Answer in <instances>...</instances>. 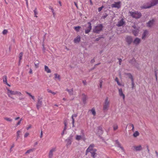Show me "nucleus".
Segmentation results:
<instances>
[{
    "label": "nucleus",
    "mask_w": 158,
    "mask_h": 158,
    "mask_svg": "<svg viewBox=\"0 0 158 158\" xmlns=\"http://www.w3.org/2000/svg\"><path fill=\"white\" fill-rule=\"evenodd\" d=\"M110 105V101L108 100V98L107 97L105 100L103 104V109L104 110H108Z\"/></svg>",
    "instance_id": "3"
},
{
    "label": "nucleus",
    "mask_w": 158,
    "mask_h": 158,
    "mask_svg": "<svg viewBox=\"0 0 158 158\" xmlns=\"http://www.w3.org/2000/svg\"><path fill=\"white\" fill-rule=\"evenodd\" d=\"M113 130L115 131L118 129V126L117 124H114L113 125Z\"/></svg>",
    "instance_id": "27"
},
{
    "label": "nucleus",
    "mask_w": 158,
    "mask_h": 158,
    "mask_svg": "<svg viewBox=\"0 0 158 158\" xmlns=\"http://www.w3.org/2000/svg\"><path fill=\"white\" fill-rule=\"evenodd\" d=\"M130 13L132 17L136 19L139 18L141 16V14L138 12H130Z\"/></svg>",
    "instance_id": "4"
},
{
    "label": "nucleus",
    "mask_w": 158,
    "mask_h": 158,
    "mask_svg": "<svg viewBox=\"0 0 158 158\" xmlns=\"http://www.w3.org/2000/svg\"><path fill=\"white\" fill-rule=\"evenodd\" d=\"M139 133L138 131H136L133 134L134 137H136L139 135Z\"/></svg>",
    "instance_id": "35"
},
{
    "label": "nucleus",
    "mask_w": 158,
    "mask_h": 158,
    "mask_svg": "<svg viewBox=\"0 0 158 158\" xmlns=\"http://www.w3.org/2000/svg\"><path fill=\"white\" fill-rule=\"evenodd\" d=\"M119 65L121 64V62L122 61V60L121 59H119Z\"/></svg>",
    "instance_id": "53"
},
{
    "label": "nucleus",
    "mask_w": 158,
    "mask_h": 158,
    "mask_svg": "<svg viewBox=\"0 0 158 158\" xmlns=\"http://www.w3.org/2000/svg\"><path fill=\"white\" fill-rule=\"evenodd\" d=\"M75 139L76 140L78 141L81 139L83 141H85L86 139L84 134H83L82 135H77Z\"/></svg>",
    "instance_id": "9"
},
{
    "label": "nucleus",
    "mask_w": 158,
    "mask_h": 158,
    "mask_svg": "<svg viewBox=\"0 0 158 158\" xmlns=\"http://www.w3.org/2000/svg\"><path fill=\"white\" fill-rule=\"evenodd\" d=\"M107 16V15H104V16H102V18L104 19H105V18H106V17Z\"/></svg>",
    "instance_id": "62"
},
{
    "label": "nucleus",
    "mask_w": 158,
    "mask_h": 158,
    "mask_svg": "<svg viewBox=\"0 0 158 158\" xmlns=\"http://www.w3.org/2000/svg\"><path fill=\"white\" fill-rule=\"evenodd\" d=\"M43 136V132L42 131H41V133H40V138H42Z\"/></svg>",
    "instance_id": "57"
},
{
    "label": "nucleus",
    "mask_w": 158,
    "mask_h": 158,
    "mask_svg": "<svg viewBox=\"0 0 158 158\" xmlns=\"http://www.w3.org/2000/svg\"><path fill=\"white\" fill-rule=\"evenodd\" d=\"M47 91L48 93H51L53 95H55L56 94V93L54 92H52L51 90L50 89H48Z\"/></svg>",
    "instance_id": "41"
},
{
    "label": "nucleus",
    "mask_w": 158,
    "mask_h": 158,
    "mask_svg": "<svg viewBox=\"0 0 158 158\" xmlns=\"http://www.w3.org/2000/svg\"><path fill=\"white\" fill-rule=\"evenodd\" d=\"M90 111L92 112V114L94 115L95 116L96 115V113L95 111V109L94 108H92L91 110Z\"/></svg>",
    "instance_id": "38"
},
{
    "label": "nucleus",
    "mask_w": 158,
    "mask_h": 158,
    "mask_svg": "<svg viewBox=\"0 0 158 158\" xmlns=\"http://www.w3.org/2000/svg\"><path fill=\"white\" fill-rule=\"evenodd\" d=\"M82 82L84 84V85H86V81L85 80L83 81Z\"/></svg>",
    "instance_id": "54"
},
{
    "label": "nucleus",
    "mask_w": 158,
    "mask_h": 158,
    "mask_svg": "<svg viewBox=\"0 0 158 158\" xmlns=\"http://www.w3.org/2000/svg\"><path fill=\"white\" fill-rule=\"evenodd\" d=\"M26 93L27 94L30 96H31V95L30 93L27 92H26Z\"/></svg>",
    "instance_id": "59"
},
{
    "label": "nucleus",
    "mask_w": 158,
    "mask_h": 158,
    "mask_svg": "<svg viewBox=\"0 0 158 158\" xmlns=\"http://www.w3.org/2000/svg\"><path fill=\"white\" fill-rule=\"evenodd\" d=\"M140 40H134L133 43L134 44L137 45L140 42Z\"/></svg>",
    "instance_id": "37"
},
{
    "label": "nucleus",
    "mask_w": 158,
    "mask_h": 158,
    "mask_svg": "<svg viewBox=\"0 0 158 158\" xmlns=\"http://www.w3.org/2000/svg\"><path fill=\"white\" fill-rule=\"evenodd\" d=\"M103 6H102L101 7H99L98 9V12H100L101 11V10H102V8H103Z\"/></svg>",
    "instance_id": "45"
},
{
    "label": "nucleus",
    "mask_w": 158,
    "mask_h": 158,
    "mask_svg": "<svg viewBox=\"0 0 158 158\" xmlns=\"http://www.w3.org/2000/svg\"><path fill=\"white\" fill-rule=\"evenodd\" d=\"M96 133L97 134L99 135L102 134L103 131L101 127H98L96 129Z\"/></svg>",
    "instance_id": "17"
},
{
    "label": "nucleus",
    "mask_w": 158,
    "mask_h": 158,
    "mask_svg": "<svg viewBox=\"0 0 158 158\" xmlns=\"http://www.w3.org/2000/svg\"><path fill=\"white\" fill-rule=\"evenodd\" d=\"M118 147H119L121 149V150L122 151H123V152H124V150L123 147L122 146H121L120 143H119L118 142Z\"/></svg>",
    "instance_id": "39"
},
{
    "label": "nucleus",
    "mask_w": 158,
    "mask_h": 158,
    "mask_svg": "<svg viewBox=\"0 0 158 158\" xmlns=\"http://www.w3.org/2000/svg\"><path fill=\"white\" fill-rule=\"evenodd\" d=\"M127 75L128 76L129 78L131 79V81L134 80L132 75L130 73H127Z\"/></svg>",
    "instance_id": "33"
},
{
    "label": "nucleus",
    "mask_w": 158,
    "mask_h": 158,
    "mask_svg": "<svg viewBox=\"0 0 158 158\" xmlns=\"http://www.w3.org/2000/svg\"><path fill=\"white\" fill-rule=\"evenodd\" d=\"M155 153H156V156L158 157V152L156 151L155 152Z\"/></svg>",
    "instance_id": "64"
},
{
    "label": "nucleus",
    "mask_w": 158,
    "mask_h": 158,
    "mask_svg": "<svg viewBox=\"0 0 158 158\" xmlns=\"http://www.w3.org/2000/svg\"><path fill=\"white\" fill-rule=\"evenodd\" d=\"M7 90V94L8 96L11 98H13L12 97L13 95H17L19 96L22 95V93L19 91H12L9 88H6Z\"/></svg>",
    "instance_id": "1"
},
{
    "label": "nucleus",
    "mask_w": 158,
    "mask_h": 158,
    "mask_svg": "<svg viewBox=\"0 0 158 158\" xmlns=\"http://www.w3.org/2000/svg\"><path fill=\"white\" fill-rule=\"evenodd\" d=\"M22 131L21 130H18L16 132V141H17L20 137V136L21 135Z\"/></svg>",
    "instance_id": "13"
},
{
    "label": "nucleus",
    "mask_w": 158,
    "mask_h": 158,
    "mask_svg": "<svg viewBox=\"0 0 158 158\" xmlns=\"http://www.w3.org/2000/svg\"><path fill=\"white\" fill-rule=\"evenodd\" d=\"M55 75V78L56 79H57L59 81H60V76L59 75L55 73L54 74Z\"/></svg>",
    "instance_id": "29"
},
{
    "label": "nucleus",
    "mask_w": 158,
    "mask_h": 158,
    "mask_svg": "<svg viewBox=\"0 0 158 158\" xmlns=\"http://www.w3.org/2000/svg\"><path fill=\"white\" fill-rule=\"evenodd\" d=\"M148 32L147 31H144L142 36V38L143 39H144L146 36L148 34Z\"/></svg>",
    "instance_id": "26"
},
{
    "label": "nucleus",
    "mask_w": 158,
    "mask_h": 158,
    "mask_svg": "<svg viewBox=\"0 0 158 158\" xmlns=\"http://www.w3.org/2000/svg\"><path fill=\"white\" fill-rule=\"evenodd\" d=\"M154 22V20L152 19L151 20H150L147 23V26L150 27H152L153 25Z\"/></svg>",
    "instance_id": "20"
},
{
    "label": "nucleus",
    "mask_w": 158,
    "mask_h": 158,
    "mask_svg": "<svg viewBox=\"0 0 158 158\" xmlns=\"http://www.w3.org/2000/svg\"><path fill=\"white\" fill-rule=\"evenodd\" d=\"M3 81L4 83H7V76L6 75L3 77Z\"/></svg>",
    "instance_id": "30"
},
{
    "label": "nucleus",
    "mask_w": 158,
    "mask_h": 158,
    "mask_svg": "<svg viewBox=\"0 0 158 158\" xmlns=\"http://www.w3.org/2000/svg\"><path fill=\"white\" fill-rule=\"evenodd\" d=\"M155 77H156V80H157V73L156 71H155Z\"/></svg>",
    "instance_id": "50"
},
{
    "label": "nucleus",
    "mask_w": 158,
    "mask_h": 158,
    "mask_svg": "<svg viewBox=\"0 0 158 158\" xmlns=\"http://www.w3.org/2000/svg\"><path fill=\"white\" fill-rule=\"evenodd\" d=\"M80 40H74L73 42L75 43H79Z\"/></svg>",
    "instance_id": "48"
},
{
    "label": "nucleus",
    "mask_w": 158,
    "mask_h": 158,
    "mask_svg": "<svg viewBox=\"0 0 158 158\" xmlns=\"http://www.w3.org/2000/svg\"><path fill=\"white\" fill-rule=\"evenodd\" d=\"M4 119V120L9 122H11L12 121V119L10 118L5 117Z\"/></svg>",
    "instance_id": "34"
},
{
    "label": "nucleus",
    "mask_w": 158,
    "mask_h": 158,
    "mask_svg": "<svg viewBox=\"0 0 158 158\" xmlns=\"http://www.w3.org/2000/svg\"><path fill=\"white\" fill-rule=\"evenodd\" d=\"M82 101L84 103H86V100L87 98V96L84 94H82Z\"/></svg>",
    "instance_id": "24"
},
{
    "label": "nucleus",
    "mask_w": 158,
    "mask_h": 158,
    "mask_svg": "<svg viewBox=\"0 0 158 158\" xmlns=\"http://www.w3.org/2000/svg\"><path fill=\"white\" fill-rule=\"evenodd\" d=\"M103 27V26L102 24H98L93 29V32L98 33L102 30Z\"/></svg>",
    "instance_id": "2"
},
{
    "label": "nucleus",
    "mask_w": 158,
    "mask_h": 158,
    "mask_svg": "<svg viewBox=\"0 0 158 158\" xmlns=\"http://www.w3.org/2000/svg\"><path fill=\"white\" fill-rule=\"evenodd\" d=\"M132 40H127V43H128V44H131V41Z\"/></svg>",
    "instance_id": "56"
},
{
    "label": "nucleus",
    "mask_w": 158,
    "mask_h": 158,
    "mask_svg": "<svg viewBox=\"0 0 158 158\" xmlns=\"http://www.w3.org/2000/svg\"><path fill=\"white\" fill-rule=\"evenodd\" d=\"M72 139L73 136L70 135L67 139L65 140V141L67 142L66 145L67 147L70 145L71 144Z\"/></svg>",
    "instance_id": "10"
},
{
    "label": "nucleus",
    "mask_w": 158,
    "mask_h": 158,
    "mask_svg": "<svg viewBox=\"0 0 158 158\" xmlns=\"http://www.w3.org/2000/svg\"><path fill=\"white\" fill-rule=\"evenodd\" d=\"M29 73L30 74H32V71L31 69H30V71L29 72Z\"/></svg>",
    "instance_id": "58"
},
{
    "label": "nucleus",
    "mask_w": 158,
    "mask_h": 158,
    "mask_svg": "<svg viewBox=\"0 0 158 158\" xmlns=\"http://www.w3.org/2000/svg\"><path fill=\"white\" fill-rule=\"evenodd\" d=\"M22 120V118L17 123L16 125L17 126H18L21 123V122Z\"/></svg>",
    "instance_id": "47"
},
{
    "label": "nucleus",
    "mask_w": 158,
    "mask_h": 158,
    "mask_svg": "<svg viewBox=\"0 0 158 158\" xmlns=\"http://www.w3.org/2000/svg\"><path fill=\"white\" fill-rule=\"evenodd\" d=\"M152 7L149 2L141 6V8L142 9H148Z\"/></svg>",
    "instance_id": "12"
},
{
    "label": "nucleus",
    "mask_w": 158,
    "mask_h": 158,
    "mask_svg": "<svg viewBox=\"0 0 158 158\" xmlns=\"http://www.w3.org/2000/svg\"><path fill=\"white\" fill-rule=\"evenodd\" d=\"M94 147V144H91L89 146L85 151V154L86 155H87L89 152H91L93 151L94 150L96 149H95L93 148Z\"/></svg>",
    "instance_id": "6"
},
{
    "label": "nucleus",
    "mask_w": 158,
    "mask_h": 158,
    "mask_svg": "<svg viewBox=\"0 0 158 158\" xmlns=\"http://www.w3.org/2000/svg\"><path fill=\"white\" fill-rule=\"evenodd\" d=\"M133 150L136 151H139L142 150V147L140 145L138 146H134L133 147Z\"/></svg>",
    "instance_id": "16"
},
{
    "label": "nucleus",
    "mask_w": 158,
    "mask_h": 158,
    "mask_svg": "<svg viewBox=\"0 0 158 158\" xmlns=\"http://www.w3.org/2000/svg\"><path fill=\"white\" fill-rule=\"evenodd\" d=\"M158 3V0H152L150 4L151 6L156 5Z\"/></svg>",
    "instance_id": "18"
},
{
    "label": "nucleus",
    "mask_w": 158,
    "mask_h": 158,
    "mask_svg": "<svg viewBox=\"0 0 158 158\" xmlns=\"http://www.w3.org/2000/svg\"><path fill=\"white\" fill-rule=\"evenodd\" d=\"M8 32V31L6 30H4L2 31V33L3 35H5L7 34Z\"/></svg>",
    "instance_id": "44"
},
{
    "label": "nucleus",
    "mask_w": 158,
    "mask_h": 158,
    "mask_svg": "<svg viewBox=\"0 0 158 158\" xmlns=\"http://www.w3.org/2000/svg\"><path fill=\"white\" fill-rule=\"evenodd\" d=\"M77 116V114H73L71 118L72 120V124H73V127H74V117L76 118Z\"/></svg>",
    "instance_id": "21"
},
{
    "label": "nucleus",
    "mask_w": 158,
    "mask_h": 158,
    "mask_svg": "<svg viewBox=\"0 0 158 158\" xmlns=\"http://www.w3.org/2000/svg\"><path fill=\"white\" fill-rule=\"evenodd\" d=\"M44 70L48 73H51V70L48 68L47 65L44 66Z\"/></svg>",
    "instance_id": "22"
},
{
    "label": "nucleus",
    "mask_w": 158,
    "mask_h": 158,
    "mask_svg": "<svg viewBox=\"0 0 158 158\" xmlns=\"http://www.w3.org/2000/svg\"><path fill=\"white\" fill-rule=\"evenodd\" d=\"M66 91L68 92L70 95H71L73 94V89H67Z\"/></svg>",
    "instance_id": "25"
},
{
    "label": "nucleus",
    "mask_w": 158,
    "mask_h": 158,
    "mask_svg": "<svg viewBox=\"0 0 158 158\" xmlns=\"http://www.w3.org/2000/svg\"><path fill=\"white\" fill-rule=\"evenodd\" d=\"M56 148L55 147L52 148L49 151L48 154V157L49 158H52L53 153L56 151Z\"/></svg>",
    "instance_id": "8"
},
{
    "label": "nucleus",
    "mask_w": 158,
    "mask_h": 158,
    "mask_svg": "<svg viewBox=\"0 0 158 158\" xmlns=\"http://www.w3.org/2000/svg\"><path fill=\"white\" fill-rule=\"evenodd\" d=\"M132 81L131 84H132V88H133V87L134 86V80H133V81Z\"/></svg>",
    "instance_id": "52"
},
{
    "label": "nucleus",
    "mask_w": 158,
    "mask_h": 158,
    "mask_svg": "<svg viewBox=\"0 0 158 158\" xmlns=\"http://www.w3.org/2000/svg\"><path fill=\"white\" fill-rule=\"evenodd\" d=\"M115 81L117 82L118 84L119 85H122L119 82L118 79V77H116L115 79Z\"/></svg>",
    "instance_id": "40"
},
{
    "label": "nucleus",
    "mask_w": 158,
    "mask_h": 158,
    "mask_svg": "<svg viewBox=\"0 0 158 158\" xmlns=\"http://www.w3.org/2000/svg\"><path fill=\"white\" fill-rule=\"evenodd\" d=\"M131 127H132V129L131 130L132 131H134V125L133 124H131Z\"/></svg>",
    "instance_id": "51"
},
{
    "label": "nucleus",
    "mask_w": 158,
    "mask_h": 158,
    "mask_svg": "<svg viewBox=\"0 0 158 158\" xmlns=\"http://www.w3.org/2000/svg\"><path fill=\"white\" fill-rule=\"evenodd\" d=\"M118 90L119 94L120 96L121 97H123V100H124L125 99V96L123 92L122 89L121 88L118 89Z\"/></svg>",
    "instance_id": "15"
},
{
    "label": "nucleus",
    "mask_w": 158,
    "mask_h": 158,
    "mask_svg": "<svg viewBox=\"0 0 158 158\" xmlns=\"http://www.w3.org/2000/svg\"><path fill=\"white\" fill-rule=\"evenodd\" d=\"M127 40H132V38L131 36H128L127 37Z\"/></svg>",
    "instance_id": "55"
},
{
    "label": "nucleus",
    "mask_w": 158,
    "mask_h": 158,
    "mask_svg": "<svg viewBox=\"0 0 158 158\" xmlns=\"http://www.w3.org/2000/svg\"><path fill=\"white\" fill-rule=\"evenodd\" d=\"M125 22L123 19H121L118 21L116 24V26L118 27H120L123 26L125 24Z\"/></svg>",
    "instance_id": "11"
},
{
    "label": "nucleus",
    "mask_w": 158,
    "mask_h": 158,
    "mask_svg": "<svg viewBox=\"0 0 158 158\" xmlns=\"http://www.w3.org/2000/svg\"><path fill=\"white\" fill-rule=\"evenodd\" d=\"M34 13L35 16V17H37L36 15H37L38 13L37 11V8H35V9L34 10Z\"/></svg>",
    "instance_id": "42"
},
{
    "label": "nucleus",
    "mask_w": 158,
    "mask_h": 158,
    "mask_svg": "<svg viewBox=\"0 0 158 158\" xmlns=\"http://www.w3.org/2000/svg\"><path fill=\"white\" fill-rule=\"evenodd\" d=\"M139 32V31L138 29L133 30L132 31L133 34L135 36L138 34Z\"/></svg>",
    "instance_id": "28"
},
{
    "label": "nucleus",
    "mask_w": 158,
    "mask_h": 158,
    "mask_svg": "<svg viewBox=\"0 0 158 158\" xmlns=\"http://www.w3.org/2000/svg\"><path fill=\"white\" fill-rule=\"evenodd\" d=\"M34 151V149H31L29 150H27V152H25V154H29L31 152H33Z\"/></svg>",
    "instance_id": "31"
},
{
    "label": "nucleus",
    "mask_w": 158,
    "mask_h": 158,
    "mask_svg": "<svg viewBox=\"0 0 158 158\" xmlns=\"http://www.w3.org/2000/svg\"><path fill=\"white\" fill-rule=\"evenodd\" d=\"M121 2L119 1L118 2H114L113 4L111 5V7L112 8H116L118 9L119 8L121 7Z\"/></svg>",
    "instance_id": "7"
},
{
    "label": "nucleus",
    "mask_w": 158,
    "mask_h": 158,
    "mask_svg": "<svg viewBox=\"0 0 158 158\" xmlns=\"http://www.w3.org/2000/svg\"><path fill=\"white\" fill-rule=\"evenodd\" d=\"M30 97L32 98L33 100H34L35 99V97H34V96L31 95V96Z\"/></svg>",
    "instance_id": "63"
},
{
    "label": "nucleus",
    "mask_w": 158,
    "mask_h": 158,
    "mask_svg": "<svg viewBox=\"0 0 158 158\" xmlns=\"http://www.w3.org/2000/svg\"><path fill=\"white\" fill-rule=\"evenodd\" d=\"M26 93L27 94L30 96H31V95L30 93L27 92H26Z\"/></svg>",
    "instance_id": "61"
},
{
    "label": "nucleus",
    "mask_w": 158,
    "mask_h": 158,
    "mask_svg": "<svg viewBox=\"0 0 158 158\" xmlns=\"http://www.w3.org/2000/svg\"><path fill=\"white\" fill-rule=\"evenodd\" d=\"M31 125H29L27 128L26 129L27 130H28L30 128H31Z\"/></svg>",
    "instance_id": "49"
},
{
    "label": "nucleus",
    "mask_w": 158,
    "mask_h": 158,
    "mask_svg": "<svg viewBox=\"0 0 158 158\" xmlns=\"http://www.w3.org/2000/svg\"><path fill=\"white\" fill-rule=\"evenodd\" d=\"M41 99H38L37 103L36 104V107L38 110H39V108L42 105V101L41 100Z\"/></svg>",
    "instance_id": "14"
},
{
    "label": "nucleus",
    "mask_w": 158,
    "mask_h": 158,
    "mask_svg": "<svg viewBox=\"0 0 158 158\" xmlns=\"http://www.w3.org/2000/svg\"><path fill=\"white\" fill-rule=\"evenodd\" d=\"M99 81H100V84H99L100 87V88H102V80H100Z\"/></svg>",
    "instance_id": "46"
},
{
    "label": "nucleus",
    "mask_w": 158,
    "mask_h": 158,
    "mask_svg": "<svg viewBox=\"0 0 158 158\" xmlns=\"http://www.w3.org/2000/svg\"><path fill=\"white\" fill-rule=\"evenodd\" d=\"M26 93L27 94L30 96H31V95L30 93L27 92H26Z\"/></svg>",
    "instance_id": "60"
},
{
    "label": "nucleus",
    "mask_w": 158,
    "mask_h": 158,
    "mask_svg": "<svg viewBox=\"0 0 158 158\" xmlns=\"http://www.w3.org/2000/svg\"><path fill=\"white\" fill-rule=\"evenodd\" d=\"M86 25L87 27L85 30V34H88L91 30V23L90 22H88Z\"/></svg>",
    "instance_id": "5"
},
{
    "label": "nucleus",
    "mask_w": 158,
    "mask_h": 158,
    "mask_svg": "<svg viewBox=\"0 0 158 158\" xmlns=\"http://www.w3.org/2000/svg\"><path fill=\"white\" fill-rule=\"evenodd\" d=\"M29 135V133L28 132H26L24 135V138H27Z\"/></svg>",
    "instance_id": "43"
},
{
    "label": "nucleus",
    "mask_w": 158,
    "mask_h": 158,
    "mask_svg": "<svg viewBox=\"0 0 158 158\" xmlns=\"http://www.w3.org/2000/svg\"><path fill=\"white\" fill-rule=\"evenodd\" d=\"M96 151L97 150L96 149L95 150H94L93 151L90 152L91 153V156L93 158H95L96 157Z\"/></svg>",
    "instance_id": "19"
},
{
    "label": "nucleus",
    "mask_w": 158,
    "mask_h": 158,
    "mask_svg": "<svg viewBox=\"0 0 158 158\" xmlns=\"http://www.w3.org/2000/svg\"><path fill=\"white\" fill-rule=\"evenodd\" d=\"M39 62L38 60H36L35 62V65L36 68H37L39 67Z\"/></svg>",
    "instance_id": "32"
},
{
    "label": "nucleus",
    "mask_w": 158,
    "mask_h": 158,
    "mask_svg": "<svg viewBox=\"0 0 158 158\" xmlns=\"http://www.w3.org/2000/svg\"><path fill=\"white\" fill-rule=\"evenodd\" d=\"M81 28V27L78 26L77 27H74V30L77 31L78 32L79 31L80 29Z\"/></svg>",
    "instance_id": "36"
},
{
    "label": "nucleus",
    "mask_w": 158,
    "mask_h": 158,
    "mask_svg": "<svg viewBox=\"0 0 158 158\" xmlns=\"http://www.w3.org/2000/svg\"><path fill=\"white\" fill-rule=\"evenodd\" d=\"M23 53L22 52H20L19 55V64H20L21 61L22 59Z\"/></svg>",
    "instance_id": "23"
}]
</instances>
